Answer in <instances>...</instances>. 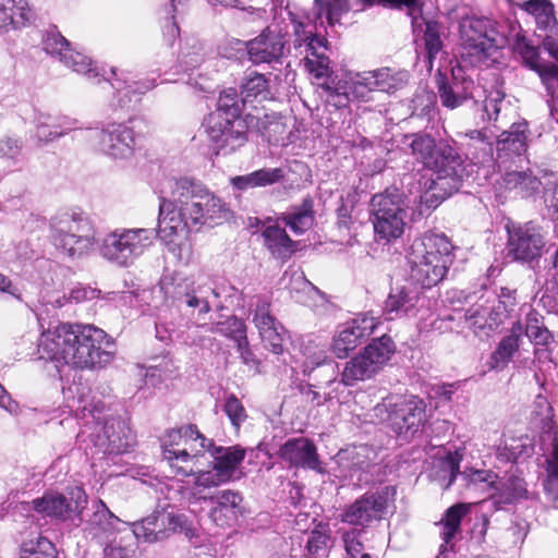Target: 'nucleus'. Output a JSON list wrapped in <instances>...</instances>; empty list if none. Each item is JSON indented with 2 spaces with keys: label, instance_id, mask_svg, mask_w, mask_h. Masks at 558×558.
Instances as JSON below:
<instances>
[{
  "label": "nucleus",
  "instance_id": "1",
  "mask_svg": "<svg viewBox=\"0 0 558 558\" xmlns=\"http://www.w3.org/2000/svg\"><path fill=\"white\" fill-rule=\"evenodd\" d=\"M171 198L159 197L158 231L179 259L189 258V234L194 227L218 225L227 219L229 209L216 195L187 179L169 180Z\"/></svg>",
  "mask_w": 558,
  "mask_h": 558
},
{
  "label": "nucleus",
  "instance_id": "2",
  "mask_svg": "<svg viewBox=\"0 0 558 558\" xmlns=\"http://www.w3.org/2000/svg\"><path fill=\"white\" fill-rule=\"evenodd\" d=\"M108 335L92 325L59 324L40 336L39 359L51 361L58 368L68 365L78 371H97L114 360Z\"/></svg>",
  "mask_w": 558,
  "mask_h": 558
},
{
  "label": "nucleus",
  "instance_id": "3",
  "mask_svg": "<svg viewBox=\"0 0 558 558\" xmlns=\"http://www.w3.org/2000/svg\"><path fill=\"white\" fill-rule=\"evenodd\" d=\"M407 258L410 278L422 288H432L453 263V245L445 234L427 232L412 242Z\"/></svg>",
  "mask_w": 558,
  "mask_h": 558
},
{
  "label": "nucleus",
  "instance_id": "4",
  "mask_svg": "<svg viewBox=\"0 0 558 558\" xmlns=\"http://www.w3.org/2000/svg\"><path fill=\"white\" fill-rule=\"evenodd\" d=\"M404 144L417 161L437 173V186H447L449 194L461 187L464 168L460 155L450 144L444 141L436 143L435 138L426 133L405 135Z\"/></svg>",
  "mask_w": 558,
  "mask_h": 558
},
{
  "label": "nucleus",
  "instance_id": "5",
  "mask_svg": "<svg viewBox=\"0 0 558 558\" xmlns=\"http://www.w3.org/2000/svg\"><path fill=\"white\" fill-rule=\"evenodd\" d=\"M408 204L398 190H386L371 201V221L378 242L390 243L400 239L407 227Z\"/></svg>",
  "mask_w": 558,
  "mask_h": 558
},
{
  "label": "nucleus",
  "instance_id": "6",
  "mask_svg": "<svg viewBox=\"0 0 558 558\" xmlns=\"http://www.w3.org/2000/svg\"><path fill=\"white\" fill-rule=\"evenodd\" d=\"M50 240L60 254L73 258L88 254L96 244L95 232L88 219L69 213L52 219Z\"/></svg>",
  "mask_w": 558,
  "mask_h": 558
},
{
  "label": "nucleus",
  "instance_id": "7",
  "mask_svg": "<svg viewBox=\"0 0 558 558\" xmlns=\"http://www.w3.org/2000/svg\"><path fill=\"white\" fill-rule=\"evenodd\" d=\"M155 239V229H116L104 238L100 254L109 262L128 267L153 245Z\"/></svg>",
  "mask_w": 558,
  "mask_h": 558
},
{
  "label": "nucleus",
  "instance_id": "8",
  "mask_svg": "<svg viewBox=\"0 0 558 558\" xmlns=\"http://www.w3.org/2000/svg\"><path fill=\"white\" fill-rule=\"evenodd\" d=\"M395 344L390 337L383 335L368 343L361 352L343 364L339 381L352 387L376 376L390 360Z\"/></svg>",
  "mask_w": 558,
  "mask_h": 558
},
{
  "label": "nucleus",
  "instance_id": "9",
  "mask_svg": "<svg viewBox=\"0 0 558 558\" xmlns=\"http://www.w3.org/2000/svg\"><path fill=\"white\" fill-rule=\"evenodd\" d=\"M167 298L179 301L187 307L197 310L198 314H207L216 306L220 293L215 282L206 276H197L192 280L177 281L173 277H165L160 282Z\"/></svg>",
  "mask_w": 558,
  "mask_h": 558
},
{
  "label": "nucleus",
  "instance_id": "10",
  "mask_svg": "<svg viewBox=\"0 0 558 558\" xmlns=\"http://www.w3.org/2000/svg\"><path fill=\"white\" fill-rule=\"evenodd\" d=\"M133 535L148 544L162 542L174 533H182L187 538L196 536V529L184 514L167 509H156L149 515L133 522Z\"/></svg>",
  "mask_w": 558,
  "mask_h": 558
},
{
  "label": "nucleus",
  "instance_id": "11",
  "mask_svg": "<svg viewBox=\"0 0 558 558\" xmlns=\"http://www.w3.org/2000/svg\"><path fill=\"white\" fill-rule=\"evenodd\" d=\"M87 505V495L81 487H74L68 498L58 492H47L41 497L23 505L24 510H33L43 518L58 521H83L82 513Z\"/></svg>",
  "mask_w": 558,
  "mask_h": 558
},
{
  "label": "nucleus",
  "instance_id": "12",
  "mask_svg": "<svg viewBox=\"0 0 558 558\" xmlns=\"http://www.w3.org/2000/svg\"><path fill=\"white\" fill-rule=\"evenodd\" d=\"M376 410L388 412L387 418L399 435L415 434L426 421V405L416 396H390Z\"/></svg>",
  "mask_w": 558,
  "mask_h": 558
},
{
  "label": "nucleus",
  "instance_id": "13",
  "mask_svg": "<svg viewBox=\"0 0 558 558\" xmlns=\"http://www.w3.org/2000/svg\"><path fill=\"white\" fill-rule=\"evenodd\" d=\"M395 496L396 488L393 486L367 492L344 509L341 521L362 529L367 527L384 518L389 505L393 502Z\"/></svg>",
  "mask_w": 558,
  "mask_h": 558
},
{
  "label": "nucleus",
  "instance_id": "14",
  "mask_svg": "<svg viewBox=\"0 0 558 558\" xmlns=\"http://www.w3.org/2000/svg\"><path fill=\"white\" fill-rule=\"evenodd\" d=\"M460 37L470 54L484 57L489 56L493 49L502 47L506 43L497 24L487 17L466 16L462 19Z\"/></svg>",
  "mask_w": 558,
  "mask_h": 558
},
{
  "label": "nucleus",
  "instance_id": "15",
  "mask_svg": "<svg viewBox=\"0 0 558 558\" xmlns=\"http://www.w3.org/2000/svg\"><path fill=\"white\" fill-rule=\"evenodd\" d=\"M93 147L113 160H126L135 153V135L131 126L121 122H107L90 134Z\"/></svg>",
  "mask_w": 558,
  "mask_h": 558
},
{
  "label": "nucleus",
  "instance_id": "16",
  "mask_svg": "<svg viewBox=\"0 0 558 558\" xmlns=\"http://www.w3.org/2000/svg\"><path fill=\"white\" fill-rule=\"evenodd\" d=\"M293 32L296 37L295 47H305L306 56L304 65L315 78H328L331 74L329 58L326 56V39L316 36L312 29H306L308 24L289 12Z\"/></svg>",
  "mask_w": 558,
  "mask_h": 558
},
{
  "label": "nucleus",
  "instance_id": "17",
  "mask_svg": "<svg viewBox=\"0 0 558 558\" xmlns=\"http://www.w3.org/2000/svg\"><path fill=\"white\" fill-rule=\"evenodd\" d=\"M205 130L217 154H231L247 141L245 122L225 118L220 112H211L207 117Z\"/></svg>",
  "mask_w": 558,
  "mask_h": 558
},
{
  "label": "nucleus",
  "instance_id": "18",
  "mask_svg": "<svg viewBox=\"0 0 558 558\" xmlns=\"http://www.w3.org/2000/svg\"><path fill=\"white\" fill-rule=\"evenodd\" d=\"M44 50L57 58L72 71L86 76L93 83L100 82V72L87 56L71 48L65 37L56 31L47 32L43 40Z\"/></svg>",
  "mask_w": 558,
  "mask_h": 558
},
{
  "label": "nucleus",
  "instance_id": "19",
  "mask_svg": "<svg viewBox=\"0 0 558 558\" xmlns=\"http://www.w3.org/2000/svg\"><path fill=\"white\" fill-rule=\"evenodd\" d=\"M378 326V319L367 314L341 324L332 337L331 352L338 359L347 357L351 351L372 336Z\"/></svg>",
  "mask_w": 558,
  "mask_h": 558
},
{
  "label": "nucleus",
  "instance_id": "20",
  "mask_svg": "<svg viewBox=\"0 0 558 558\" xmlns=\"http://www.w3.org/2000/svg\"><path fill=\"white\" fill-rule=\"evenodd\" d=\"M546 245L545 233L539 226L527 222L509 231L508 255L514 260L530 263L538 259Z\"/></svg>",
  "mask_w": 558,
  "mask_h": 558
},
{
  "label": "nucleus",
  "instance_id": "21",
  "mask_svg": "<svg viewBox=\"0 0 558 558\" xmlns=\"http://www.w3.org/2000/svg\"><path fill=\"white\" fill-rule=\"evenodd\" d=\"M252 322L258 330L259 337L265 345L275 354L283 351L282 325L270 312V301L266 296H256L250 304Z\"/></svg>",
  "mask_w": 558,
  "mask_h": 558
},
{
  "label": "nucleus",
  "instance_id": "22",
  "mask_svg": "<svg viewBox=\"0 0 558 558\" xmlns=\"http://www.w3.org/2000/svg\"><path fill=\"white\" fill-rule=\"evenodd\" d=\"M436 85L441 105L451 110L472 96L473 81L464 76L461 66H453L450 75L439 71L436 74Z\"/></svg>",
  "mask_w": 558,
  "mask_h": 558
},
{
  "label": "nucleus",
  "instance_id": "23",
  "mask_svg": "<svg viewBox=\"0 0 558 558\" xmlns=\"http://www.w3.org/2000/svg\"><path fill=\"white\" fill-rule=\"evenodd\" d=\"M426 299L413 287L392 290L386 302L384 312L388 319L415 317L425 307Z\"/></svg>",
  "mask_w": 558,
  "mask_h": 558
},
{
  "label": "nucleus",
  "instance_id": "24",
  "mask_svg": "<svg viewBox=\"0 0 558 558\" xmlns=\"http://www.w3.org/2000/svg\"><path fill=\"white\" fill-rule=\"evenodd\" d=\"M77 128L78 121L76 119L38 112L35 118L33 140L38 147H41L65 136L70 131Z\"/></svg>",
  "mask_w": 558,
  "mask_h": 558
},
{
  "label": "nucleus",
  "instance_id": "25",
  "mask_svg": "<svg viewBox=\"0 0 558 558\" xmlns=\"http://www.w3.org/2000/svg\"><path fill=\"white\" fill-rule=\"evenodd\" d=\"M284 40L276 29L267 27L247 44L250 60L255 63H271L283 56Z\"/></svg>",
  "mask_w": 558,
  "mask_h": 558
},
{
  "label": "nucleus",
  "instance_id": "26",
  "mask_svg": "<svg viewBox=\"0 0 558 558\" xmlns=\"http://www.w3.org/2000/svg\"><path fill=\"white\" fill-rule=\"evenodd\" d=\"M101 430L102 435H97L96 445L104 453H123L133 446L134 436L126 423L120 418L106 421Z\"/></svg>",
  "mask_w": 558,
  "mask_h": 558
},
{
  "label": "nucleus",
  "instance_id": "27",
  "mask_svg": "<svg viewBox=\"0 0 558 558\" xmlns=\"http://www.w3.org/2000/svg\"><path fill=\"white\" fill-rule=\"evenodd\" d=\"M282 460L292 466L318 470L319 459L313 441L305 437L288 439L279 449Z\"/></svg>",
  "mask_w": 558,
  "mask_h": 558
},
{
  "label": "nucleus",
  "instance_id": "28",
  "mask_svg": "<svg viewBox=\"0 0 558 558\" xmlns=\"http://www.w3.org/2000/svg\"><path fill=\"white\" fill-rule=\"evenodd\" d=\"M209 501L214 505L210 518L220 526L231 525L242 513V496L234 490L226 489L211 496Z\"/></svg>",
  "mask_w": 558,
  "mask_h": 558
},
{
  "label": "nucleus",
  "instance_id": "29",
  "mask_svg": "<svg viewBox=\"0 0 558 558\" xmlns=\"http://www.w3.org/2000/svg\"><path fill=\"white\" fill-rule=\"evenodd\" d=\"M207 448H201L199 442L191 444L183 449L163 450V459L168 461L177 476H190L196 473L198 457Z\"/></svg>",
  "mask_w": 558,
  "mask_h": 558
},
{
  "label": "nucleus",
  "instance_id": "30",
  "mask_svg": "<svg viewBox=\"0 0 558 558\" xmlns=\"http://www.w3.org/2000/svg\"><path fill=\"white\" fill-rule=\"evenodd\" d=\"M33 17L27 0H0V33L25 26Z\"/></svg>",
  "mask_w": 558,
  "mask_h": 558
},
{
  "label": "nucleus",
  "instance_id": "31",
  "mask_svg": "<svg viewBox=\"0 0 558 558\" xmlns=\"http://www.w3.org/2000/svg\"><path fill=\"white\" fill-rule=\"evenodd\" d=\"M518 7L533 16L538 32H558L555 5L550 0H527Z\"/></svg>",
  "mask_w": 558,
  "mask_h": 558
},
{
  "label": "nucleus",
  "instance_id": "32",
  "mask_svg": "<svg viewBox=\"0 0 558 558\" xmlns=\"http://www.w3.org/2000/svg\"><path fill=\"white\" fill-rule=\"evenodd\" d=\"M356 0L353 4L350 0H314V10L316 20H320V24H324L323 17L326 19L328 26H336L341 24L342 15L349 13L351 10L361 12L363 9ZM367 7L364 8V10Z\"/></svg>",
  "mask_w": 558,
  "mask_h": 558
},
{
  "label": "nucleus",
  "instance_id": "33",
  "mask_svg": "<svg viewBox=\"0 0 558 558\" xmlns=\"http://www.w3.org/2000/svg\"><path fill=\"white\" fill-rule=\"evenodd\" d=\"M284 171L281 168H263L244 175L231 178L232 186L239 191L266 187L281 182Z\"/></svg>",
  "mask_w": 558,
  "mask_h": 558
},
{
  "label": "nucleus",
  "instance_id": "34",
  "mask_svg": "<svg viewBox=\"0 0 558 558\" xmlns=\"http://www.w3.org/2000/svg\"><path fill=\"white\" fill-rule=\"evenodd\" d=\"M214 469L218 471L225 482H228L245 457V450L239 446L216 447L211 452Z\"/></svg>",
  "mask_w": 558,
  "mask_h": 558
},
{
  "label": "nucleus",
  "instance_id": "35",
  "mask_svg": "<svg viewBox=\"0 0 558 558\" xmlns=\"http://www.w3.org/2000/svg\"><path fill=\"white\" fill-rule=\"evenodd\" d=\"M492 488L495 492L490 496V501L496 509L511 505L526 495L524 481L519 477H509L506 481H498L497 478L496 485Z\"/></svg>",
  "mask_w": 558,
  "mask_h": 558
},
{
  "label": "nucleus",
  "instance_id": "36",
  "mask_svg": "<svg viewBox=\"0 0 558 558\" xmlns=\"http://www.w3.org/2000/svg\"><path fill=\"white\" fill-rule=\"evenodd\" d=\"M264 244L276 258L287 259L294 252L295 243L286 230L277 225L267 226L263 232Z\"/></svg>",
  "mask_w": 558,
  "mask_h": 558
},
{
  "label": "nucleus",
  "instance_id": "37",
  "mask_svg": "<svg viewBox=\"0 0 558 558\" xmlns=\"http://www.w3.org/2000/svg\"><path fill=\"white\" fill-rule=\"evenodd\" d=\"M248 118H251V120L256 119V128L258 132L270 144H279V142L283 141L289 133L287 122L279 113H264L263 117L250 113Z\"/></svg>",
  "mask_w": 558,
  "mask_h": 558
},
{
  "label": "nucleus",
  "instance_id": "38",
  "mask_svg": "<svg viewBox=\"0 0 558 558\" xmlns=\"http://www.w3.org/2000/svg\"><path fill=\"white\" fill-rule=\"evenodd\" d=\"M241 96L243 106L270 99L269 84L265 75L257 72L247 74L241 85Z\"/></svg>",
  "mask_w": 558,
  "mask_h": 558
},
{
  "label": "nucleus",
  "instance_id": "39",
  "mask_svg": "<svg viewBox=\"0 0 558 558\" xmlns=\"http://www.w3.org/2000/svg\"><path fill=\"white\" fill-rule=\"evenodd\" d=\"M313 199L304 198L302 204L292 207L289 211L281 216V220L294 233L302 234L308 230L314 223Z\"/></svg>",
  "mask_w": 558,
  "mask_h": 558
},
{
  "label": "nucleus",
  "instance_id": "40",
  "mask_svg": "<svg viewBox=\"0 0 558 558\" xmlns=\"http://www.w3.org/2000/svg\"><path fill=\"white\" fill-rule=\"evenodd\" d=\"M181 441L185 447L196 442H199L201 448L213 447V441L202 435L195 425L190 424L179 429L168 430L162 438L163 450L174 449L173 447L179 446Z\"/></svg>",
  "mask_w": 558,
  "mask_h": 558
},
{
  "label": "nucleus",
  "instance_id": "41",
  "mask_svg": "<svg viewBox=\"0 0 558 558\" xmlns=\"http://www.w3.org/2000/svg\"><path fill=\"white\" fill-rule=\"evenodd\" d=\"M373 453L369 447L361 445L341 450L338 453V460L342 468L353 477L355 472L368 470L372 464L371 456Z\"/></svg>",
  "mask_w": 558,
  "mask_h": 558
},
{
  "label": "nucleus",
  "instance_id": "42",
  "mask_svg": "<svg viewBox=\"0 0 558 558\" xmlns=\"http://www.w3.org/2000/svg\"><path fill=\"white\" fill-rule=\"evenodd\" d=\"M348 76L350 80L351 95L354 100L364 102L373 100V94L378 92L376 69L351 73Z\"/></svg>",
  "mask_w": 558,
  "mask_h": 558
},
{
  "label": "nucleus",
  "instance_id": "43",
  "mask_svg": "<svg viewBox=\"0 0 558 558\" xmlns=\"http://www.w3.org/2000/svg\"><path fill=\"white\" fill-rule=\"evenodd\" d=\"M111 86L118 93L120 106L124 107L132 102H137L142 95L154 88L155 82L154 80L128 82L114 78V81L111 82Z\"/></svg>",
  "mask_w": 558,
  "mask_h": 558
},
{
  "label": "nucleus",
  "instance_id": "44",
  "mask_svg": "<svg viewBox=\"0 0 558 558\" xmlns=\"http://www.w3.org/2000/svg\"><path fill=\"white\" fill-rule=\"evenodd\" d=\"M376 75L378 81V92L389 95H393L398 90L403 89L408 85L410 77L408 71L389 66L376 69Z\"/></svg>",
  "mask_w": 558,
  "mask_h": 558
},
{
  "label": "nucleus",
  "instance_id": "45",
  "mask_svg": "<svg viewBox=\"0 0 558 558\" xmlns=\"http://www.w3.org/2000/svg\"><path fill=\"white\" fill-rule=\"evenodd\" d=\"M300 354L301 356L296 357V361L301 363L303 374H310L315 367L324 364L327 360L325 347L311 338L302 340Z\"/></svg>",
  "mask_w": 558,
  "mask_h": 558
},
{
  "label": "nucleus",
  "instance_id": "46",
  "mask_svg": "<svg viewBox=\"0 0 558 558\" xmlns=\"http://www.w3.org/2000/svg\"><path fill=\"white\" fill-rule=\"evenodd\" d=\"M527 124L525 122L513 123L510 130L500 134L498 149L521 155L526 149Z\"/></svg>",
  "mask_w": 558,
  "mask_h": 558
},
{
  "label": "nucleus",
  "instance_id": "47",
  "mask_svg": "<svg viewBox=\"0 0 558 558\" xmlns=\"http://www.w3.org/2000/svg\"><path fill=\"white\" fill-rule=\"evenodd\" d=\"M470 506L466 504H457L447 509L445 517L439 522L442 526L440 537L444 544L441 547L448 545L460 531L461 521L468 514Z\"/></svg>",
  "mask_w": 558,
  "mask_h": 558
},
{
  "label": "nucleus",
  "instance_id": "48",
  "mask_svg": "<svg viewBox=\"0 0 558 558\" xmlns=\"http://www.w3.org/2000/svg\"><path fill=\"white\" fill-rule=\"evenodd\" d=\"M319 88L324 93L325 100L328 105L337 109L344 108L350 100H354L351 95V86L349 76L330 85L327 82L320 83Z\"/></svg>",
  "mask_w": 558,
  "mask_h": 558
},
{
  "label": "nucleus",
  "instance_id": "49",
  "mask_svg": "<svg viewBox=\"0 0 558 558\" xmlns=\"http://www.w3.org/2000/svg\"><path fill=\"white\" fill-rule=\"evenodd\" d=\"M504 181L507 189L518 191L522 197H529L541 185V181L531 171L508 172Z\"/></svg>",
  "mask_w": 558,
  "mask_h": 558
},
{
  "label": "nucleus",
  "instance_id": "50",
  "mask_svg": "<svg viewBox=\"0 0 558 558\" xmlns=\"http://www.w3.org/2000/svg\"><path fill=\"white\" fill-rule=\"evenodd\" d=\"M89 522L94 527L99 529L108 535L119 531V525L123 524V522L108 509L102 500H98L94 506V513Z\"/></svg>",
  "mask_w": 558,
  "mask_h": 558
},
{
  "label": "nucleus",
  "instance_id": "51",
  "mask_svg": "<svg viewBox=\"0 0 558 558\" xmlns=\"http://www.w3.org/2000/svg\"><path fill=\"white\" fill-rule=\"evenodd\" d=\"M208 330L229 338L234 341L235 344L247 338L245 323L234 315L227 317L225 320L213 324Z\"/></svg>",
  "mask_w": 558,
  "mask_h": 558
},
{
  "label": "nucleus",
  "instance_id": "52",
  "mask_svg": "<svg viewBox=\"0 0 558 558\" xmlns=\"http://www.w3.org/2000/svg\"><path fill=\"white\" fill-rule=\"evenodd\" d=\"M525 335L538 345H546L553 339L551 332L544 326L543 317L535 311L526 315Z\"/></svg>",
  "mask_w": 558,
  "mask_h": 558
},
{
  "label": "nucleus",
  "instance_id": "53",
  "mask_svg": "<svg viewBox=\"0 0 558 558\" xmlns=\"http://www.w3.org/2000/svg\"><path fill=\"white\" fill-rule=\"evenodd\" d=\"M242 98L239 99L234 88H227L220 93L215 112H220L225 118L241 119Z\"/></svg>",
  "mask_w": 558,
  "mask_h": 558
},
{
  "label": "nucleus",
  "instance_id": "54",
  "mask_svg": "<svg viewBox=\"0 0 558 558\" xmlns=\"http://www.w3.org/2000/svg\"><path fill=\"white\" fill-rule=\"evenodd\" d=\"M518 337L515 335H509L499 342L497 349L492 355V367L502 368L512 359L514 352L518 350Z\"/></svg>",
  "mask_w": 558,
  "mask_h": 558
},
{
  "label": "nucleus",
  "instance_id": "55",
  "mask_svg": "<svg viewBox=\"0 0 558 558\" xmlns=\"http://www.w3.org/2000/svg\"><path fill=\"white\" fill-rule=\"evenodd\" d=\"M508 109L505 102V95L499 90L492 93L482 107V120L487 122H498L500 114Z\"/></svg>",
  "mask_w": 558,
  "mask_h": 558
},
{
  "label": "nucleus",
  "instance_id": "56",
  "mask_svg": "<svg viewBox=\"0 0 558 558\" xmlns=\"http://www.w3.org/2000/svg\"><path fill=\"white\" fill-rule=\"evenodd\" d=\"M547 92V102L551 110H558V68L549 65L539 75Z\"/></svg>",
  "mask_w": 558,
  "mask_h": 558
},
{
  "label": "nucleus",
  "instance_id": "57",
  "mask_svg": "<svg viewBox=\"0 0 558 558\" xmlns=\"http://www.w3.org/2000/svg\"><path fill=\"white\" fill-rule=\"evenodd\" d=\"M461 460L462 456L458 451H454L449 452L445 458L437 461V468L444 473L440 477L444 480L448 478V482L445 485L446 489L450 487L459 473Z\"/></svg>",
  "mask_w": 558,
  "mask_h": 558
},
{
  "label": "nucleus",
  "instance_id": "58",
  "mask_svg": "<svg viewBox=\"0 0 558 558\" xmlns=\"http://www.w3.org/2000/svg\"><path fill=\"white\" fill-rule=\"evenodd\" d=\"M553 445V458L548 462V475L544 482V488L554 499H558V439L556 434Z\"/></svg>",
  "mask_w": 558,
  "mask_h": 558
},
{
  "label": "nucleus",
  "instance_id": "59",
  "mask_svg": "<svg viewBox=\"0 0 558 558\" xmlns=\"http://www.w3.org/2000/svg\"><path fill=\"white\" fill-rule=\"evenodd\" d=\"M21 558H57V550L48 538L38 537L36 543H31L24 548Z\"/></svg>",
  "mask_w": 558,
  "mask_h": 558
},
{
  "label": "nucleus",
  "instance_id": "60",
  "mask_svg": "<svg viewBox=\"0 0 558 558\" xmlns=\"http://www.w3.org/2000/svg\"><path fill=\"white\" fill-rule=\"evenodd\" d=\"M223 411L229 417L232 426L236 429L240 428L243 422H245L247 414L242 402L234 396L230 395L227 397Z\"/></svg>",
  "mask_w": 558,
  "mask_h": 558
},
{
  "label": "nucleus",
  "instance_id": "61",
  "mask_svg": "<svg viewBox=\"0 0 558 558\" xmlns=\"http://www.w3.org/2000/svg\"><path fill=\"white\" fill-rule=\"evenodd\" d=\"M468 485H485L488 488L496 485L498 476L490 470H465L461 473Z\"/></svg>",
  "mask_w": 558,
  "mask_h": 558
},
{
  "label": "nucleus",
  "instance_id": "62",
  "mask_svg": "<svg viewBox=\"0 0 558 558\" xmlns=\"http://www.w3.org/2000/svg\"><path fill=\"white\" fill-rule=\"evenodd\" d=\"M360 534L361 532L351 530L342 536L347 555L350 558H362V556L366 555L363 553L364 545L360 539Z\"/></svg>",
  "mask_w": 558,
  "mask_h": 558
},
{
  "label": "nucleus",
  "instance_id": "63",
  "mask_svg": "<svg viewBox=\"0 0 558 558\" xmlns=\"http://www.w3.org/2000/svg\"><path fill=\"white\" fill-rule=\"evenodd\" d=\"M135 549L132 544H125L123 538L112 539L104 549L106 558H130Z\"/></svg>",
  "mask_w": 558,
  "mask_h": 558
},
{
  "label": "nucleus",
  "instance_id": "64",
  "mask_svg": "<svg viewBox=\"0 0 558 558\" xmlns=\"http://www.w3.org/2000/svg\"><path fill=\"white\" fill-rule=\"evenodd\" d=\"M465 319L474 327L484 328L488 326V306L476 304L465 311Z\"/></svg>",
  "mask_w": 558,
  "mask_h": 558
}]
</instances>
